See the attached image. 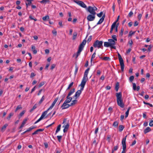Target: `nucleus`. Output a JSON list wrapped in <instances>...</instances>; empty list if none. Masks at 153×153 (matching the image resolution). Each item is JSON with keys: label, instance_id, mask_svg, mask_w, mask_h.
<instances>
[{"label": "nucleus", "instance_id": "nucleus-7", "mask_svg": "<svg viewBox=\"0 0 153 153\" xmlns=\"http://www.w3.org/2000/svg\"><path fill=\"white\" fill-rule=\"evenodd\" d=\"M74 2L76 3L77 4L80 6L81 7H83L86 8V5L82 1H78L76 0H74Z\"/></svg>", "mask_w": 153, "mask_h": 153}, {"label": "nucleus", "instance_id": "nucleus-22", "mask_svg": "<svg viewBox=\"0 0 153 153\" xmlns=\"http://www.w3.org/2000/svg\"><path fill=\"white\" fill-rule=\"evenodd\" d=\"M48 111L46 110L44 112H43L41 116V117L42 119L46 115Z\"/></svg>", "mask_w": 153, "mask_h": 153}, {"label": "nucleus", "instance_id": "nucleus-4", "mask_svg": "<svg viewBox=\"0 0 153 153\" xmlns=\"http://www.w3.org/2000/svg\"><path fill=\"white\" fill-rule=\"evenodd\" d=\"M118 58L120 64V68L122 71H123L124 69V62L123 58H122L121 55L119 53H118Z\"/></svg>", "mask_w": 153, "mask_h": 153}, {"label": "nucleus", "instance_id": "nucleus-47", "mask_svg": "<svg viewBox=\"0 0 153 153\" xmlns=\"http://www.w3.org/2000/svg\"><path fill=\"white\" fill-rule=\"evenodd\" d=\"M29 18L31 20H33L35 21H37V19L36 18H33L31 15L29 16Z\"/></svg>", "mask_w": 153, "mask_h": 153}, {"label": "nucleus", "instance_id": "nucleus-39", "mask_svg": "<svg viewBox=\"0 0 153 153\" xmlns=\"http://www.w3.org/2000/svg\"><path fill=\"white\" fill-rule=\"evenodd\" d=\"M119 88V83L118 82H117L116 84V86H115V89L117 91H118Z\"/></svg>", "mask_w": 153, "mask_h": 153}, {"label": "nucleus", "instance_id": "nucleus-46", "mask_svg": "<svg viewBox=\"0 0 153 153\" xmlns=\"http://www.w3.org/2000/svg\"><path fill=\"white\" fill-rule=\"evenodd\" d=\"M96 55V51H95V52L93 53V54L92 55L91 58V59H93L95 58Z\"/></svg>", "mask_w": 153, "mask_h": 153}, {"label": "nucleus", "instance_id": "nucleus-2", "mask_svg": "<svg viewBox=\"0 0 153 153\" xmlns=\"http://www.w3.org/2000/svg\"><path fill=\"white\" fill-rule=\"evenodd\" d=\"M86 37L83 40V41L79 45L78 50L76 53H75L73 55V56H74L75 55H76V58H77L78 56L79 55L81 51L83 50L84 46L85 45L86 43Z\"/></svg>", "mask_w": 153, "mask_h": 153}, {"label": "nucleus", "instance_id": "nucleus-25", "mask_svg": "<svg viewBox=\"0 0 153 153\" xmlns=\"http://www.w3.org/2000/svg\"><path fill=\"white\" fill-rule=\"evenodd\" d=\"M61 127V125H59L57 126L56 130L55 131V134H56L59 131H60V128Z\"/></svg>", "mask_w": 153, "mask_h": 153}, {"label": "nucleus", "instance_id": "nucleus-51", "mask_svg": "<svg viewBox=\"0 0 153 153\" xmlns=\"http://www.w3.org/2000/svg\"><path fill=\"white\" fill-rule=\"evenodd\" d=\"M118 148V145H117L114 147V148L113 149H112V150L114 151H116L117 150Z\"/></svg>", "mask_w": 153, "mask_h": 153}, {"label": "nucleus", "instance_id": "nucleus-34", "mask_svg": "<svg viewBox=\"0 0 153 153\" xmlns=\"http://www.w3.org/2000/svg\"><path fill=\"white\" fill-rule=\"evenodd\" d=\"M123 151L121 153H126V146L122 145Z\"/></svg>", "mask_w": 153, "mask_h": 153}, {"label": "nucleus", "instance_id": "nucleus-24", "mask_svg": "<svg viewBox=\"0 0 153 153\" xmlns=\"http://www.w3.org/2000/svg\"><path fill=\"white\" fill-rule=\"evenodd\" d=\"M77 100H73L71 104H69L70 106L74 105L77 102Z\"/></svg>", "mask_w": 153, "mask_h": 153}, {"label": "nucleus", "instance_id": "nucleus-3", "mask_svg": "<svg viewBox=\"0 0 153 153\" xmlns=\"http://www.w3.org/2000/svg\"><path fill=\"white\" fill-rule=\"evenodd\" d=\"M102 44V41L97 40L93 44V46L94 48H97L98 49L100 48H102L103 47Z\"/></svg>", "mask_w": 153, "mask_h": 153}, {"label": "nucleus", "instance_id": "nucleus-61", "mask_svg": "<svg viewBox=\"0 0 153 153\" xmlns=\"http://www.w3.org/2000/svg\"><path fill=\"white\" fill-rule=\"evenodd\" d=\"M133 14V13L132 11H130L128 14V16L129 17H131Z\"/></svg>", "mask_w": 153, "mask_h": 153}, {"label": "nucleus", "instance_id": "nucleus-27", "mask_svg": "<svg viewBox=\"0 0 153 153\" xmlns=\"http://www.w3.org/2000/svg\"><path fill=\"white\" fill-rule=\"evenodd\" d=\"M49 0H42L40 1L39 2L41 3L45 4L47 3H49Z\"/></svg>", "mask_w": 153, "mask_h": 153}, {"label": "nucleus", "instance_id": "nucleus-54", "mask_svg": "<svg viewBox=\"0 0 153 153\" xmlns=\"http://www.w3.org/2000/svg\"><path fill=\"white\" fill-rule=\"evenodd\" d=\"M135 33V32H132V31L130 32L128 34L129 36H131L132 35L134 34Z\"/></svg>", "mask_w": 153, "mask_h": 153}, {"label": "nucleus", "instance_id": "nucleus-14", "mask_svg": "<svg viewBox=\"0 0 153 153\" xmlns=\"http://www.w3.org/2000/svg\"><path fill=\"white\" fill-rule=\"evenodd\" d=\"M44 130V129L43 128V129L40 128V129H38L35 132H34L33 133H32V135H34L35 134H37L38 132L42 131Z\"/></svg>", "mask_w": 153, "mask_h": 153}, {"label": "nucleus", "instance_id": "nucleus-56", "mask_svg": "<svg viewBox=\"0 0 153 153\" xmlns=\"http://www.w3.org/2000/svg\"><path fill=\"white\" fill-rule=\"evenodd\" d=\"M25 111H23L22 112H21L19 114V116L20 117H22L23 115L25 114Z\"/></svg>", "mask_w": 153, "mask_h": 153}, {"label": "nucleus", "instance_id": "nucleus-6", "mask_svg": "<svg viewBox=\"0 0 153 153\" xmlns=\"http://www.w3.org/2000/svg\"><path fill=\"white\" fill-rule=\"evenodd\" d=\"M108 41L109 42L111 48L115 49L116 48L115 46L116 44L115 41L112 39H108Z\"/></svg>", "mask_w": 153, "mask_h": 153}, {"label": "nucleus", "instance_id": "nucleus-21", "mask_svg": "<svg viewBox=\"0 0 153 153\" xmlns=\"http://www.w3.org/2000/svg\"><path fill=\"white\" fill-rule=\"evenodd\" d=\"M26 1L27 2H26V5L27 7L28 6L30 5V4H31L32 0H26Z\"/></svg>", "mask_w": 153, "mask_h": 153}, {"label": "nucleus", "instance_id": "nucleus-13", "mask_svg": "<svg viewBox=\"0 0 153 153\" xmlns=\"http://www.w3.org/2000/svg\"><path fill=\"white\" fill-rule=\"evenodd\" d=\"M66 99V100L64 102L68 103L70 102L72 100V98L71 97L67 96Z\"/></svg>", "mask_w": 153, "mask_h": 153}, {"label": "nucleus", "instance_id": "nucleus-5", "mask_svg": "<svg viewBox=\"0 0 153 153\" xmlns=\"http://www.w3.org/2000/svg\"><path fill=\"white\" fill-rule=\"evenodd\" d=\"M87 10L88 12L92 14H96L95 11L97 10V8L95 6L93 7L88 6L87 8Z\"/></svg>", "mask_w": 153, "mask_h": 153}, {"label": "nucleus", "instance_id": "nucleus-64", "mask_svg": "<svg viewBox=\"0 0 153 153\" xmlns=\"http://www.w3.org/2000/svg\"><path fill=\"white\" fill-rule=\"evenodd\" d=\"M129 112V111H128V110H127V111L126 112V113H125V114H126L125 117H128V115Z\"/></svg>", "mask_w": 153, "mask_h": 153}, {"label": "nucleus", "instance_id": "nucleus-19", "mask_svg": "<svg viewBox=\"0 0 153 153\" xmlns=\"http://www.w3.org/2000/svg\"><path fill=\"white\" fill-rule=\"evenodd\" d=\"M127 137V136L126 135L125 137L123 138V139L122 142V145L126 146V142Z\"/></svg>", "mask_w": 153, "mask_h": 153}, {"label": "nucleus", "instance_id": "nucleus-37", "mask_svg": "<svg viewBox=\"0 0 153 153\" xmlns=\"http://www.w3.org/2000/svg\"><path fill=\"white\" fill-rule=\"evenodd\" d=\"M45 83V82H41L38 86L39 88H41L42 86L44 85Z\"/></svg>", "mask_w": 153, "mask_h": 153}, {"label": "nucleus", "instance_id": "nucleus-35", "mask_svg": "<svg viewBox=\"0 0 153 153\" xmlns=\"http://www.w3.org/2000/svg\"><path fill=\"white\" fill-rule=\"evenodd\" d=\"M13 114L14 113L13 112L10 113L9 114L8 116L7 117V119L8 120H9L10 118H11V117L13 115Z\"/></svg>", "mask_w": 153, "mask_h": 153}, {"label": "nucleus", "instance_id": "nucleus-23", "mask_svg": "<svg viewBox=\"0 0 153 153\" xmlns=\"http://www.w3.org/2000/svg\"><path fill=\"white\" fill-rule=\"evenodd\" d=\"M151 129L149 127H147L144 130V133L145 134H146L148 132L151 131Z\"/></svg>", "mask_w": 153, "mask_h": 153}, {"label": "nucleus", "instance_id": "nucleus-36", "mask_svg": "<svg viewBox=\"0 0 153 153\" xmlns=\"http://www.w3.org/2000/svg\"><path fill=\"white\" fill-rule=\"evenodd\" d=\"M77 35V33L76 32H75L74 33L73 36V40H74L76 39V36Z\"/></svg>", "mask_w": 153, "mask_h": 153}, {"label": "nucleus", "instance_id": "nucleus-49", "mask_svg": "<svg viewBox=\"0 0 153 153\" xmlns=\"http://www.w3.org/2000/svg\"><path fill=\"white\" fill-rule=\"evenodd\" d=\"M22 108V107H21V105H19L17 107V108H16L15 110V111L16 112L18 110H19V109Z\"/></svg>", "mask_w": 153, "mask_h": 153}, {"label": "nucleus", "instance_id": "nucleus-8", "mask_svg": "<svg viewBox=\"0 0 153 153\" xmlns=\"http://www.w3.org/2000/svg\"><path fill=\"white\" fill-rule=\"evenodd\" d=\"M96 14H92L89 15L87 17V19L88 21H93L95 19Z\"/></svg>", "mask_w": 153, "mask_h": 153}, {"label": "nucleus", "instance_id": "nucleus-33", "mask_svg": "<svg viewBox=\"0 0 153 153\" xmlns=\"http://www.w3.org/2000/svg\"><path fill=\"white\" fill-rule=\"evenodd\" d=\"M100 59H102V60H105V61H108L110 60V58L109 57H104L103 58L102 57H100Z\"/></svg>", "mask_w": 153, "mask_h": 153}, {"label": "nucleus", "instance_id": "nucleus-42", "mask_svg": "<svg viewBox=\"0 0 153 153\" xmlns=\"http://www.w3.org/2000/svg\"><path fill=\"white\" fill-rule=\"evenodd\" d=\"M134 76H131L129 78V80L130 82H132L134 79Z\"/></svg>", "mask_w": 153, "mask_h": 153}, {"label": "nucleus", "instance_id": "nucleus-60", "mask_svg": "<svg viewBox=\"0 0 153 153\" xmlns=\"http://www.w3.org/2000/svg\"><path fill=\"white\" fill-rule=\"evenodd\" d=\"M36 75V74L33 73L32 72L30 75V77L32 78Z\"/></svg>", "mask_w": 153, "mask_h": 153}, {"label": "nucleus", "instance_id": "nucleus-9", "mask_svg": "<svg viewBox=\"0 0 153 153\" xmlns=\"http://www.w3.org/2000/svg\"><path fill=\"white\" fill-rule=\"evenodd\" d=\"M117 102L118 105L122 108L124 107V104L123 103V101L122 99L117 100Z\"/></svg>", "mask_w": 153, "mask_h": 153}, {"label": "nucleus", "instance_id": "nucleus-11", "mask_svg": "<svg viewBox=\"0 0 153 153\" xmlns=\"http://www.w3.org/2000/svg\"><path fill=\"white\" fill-rule=\"evenodd\" d=\"M105 15L104 14L102 16V18L100 19L99 21L97 23V25L100 24L103 22L105 18Z\"/></svg>", "mask_w": 153, "mask_h": 153}, {"label": "nucleus", "instance_id": "nucleus-45", "mask_svg": "<svg viewBox=\"0 0 153 153\" xmlns=\"http://www.w3.org/2000/svg\"><path fill=\"white\" fill-rule=\"evenodd\" d=\"M57 137L58 138V140L60 142L61 141V139L62 138V136L60 135V136H57Z\"/></svg>", "mask_w": 153, "mask_h": 153}, {"label": "nucleus", "instance_id": "nucleus-40", "mask_svg": "<svg viewBox=\"0 0 153 153\" xmlns=\"http://www.w3.org/2000/svg\"><path fill=\"white\" fill-rule=\"evenodd\" d=\"M124 31V29L123 28H121V32L120 33L119 36H122L123 34V32Z\"/></svg>", "mask_w": 153, "mask_h": 153}, {"label": "nucleus", "instance_id": "nucleus-17", "mask_svg": "<svg viewBox=\"0 0 153 153\" xmlns=\"http://www.w3.org/2000/svg\"><path fill=\"white\" fill-rule=\"evenodd\" d=\"M116 22H114L112 25L111 26V30L110 31V33H112L113 31V29L114 28V27H115V26L116 25Z\"/></svg>", "mask_w": 153, "mask_h": 153}, {"label": "nucleus", "instance_id": "nucleus-30", "mask_svg": "<svg viewBox=\"0 0 153 153\" xmlns=\"http://www.w3.org/2000/svg\"><path fill=\"white\" fill-rule=\"evenodd\" d=\"M118 123V122L117 121H115L113 124V126L115 127H117Z\"/></svg>", "mask_w": 153, "mask_h": 153}, {"label": "nucleus", "instance_id": "nucleus-15", "mask_svg": "<svg viewBox=\"0 0 153 153\" xmlns=\"http://www.w3.org/2000/svg\"><path fill=\"white\" fill-rule=\"evenodd\" d=\"M27 119H25L24 120L23 122L22 123V124L21 125V126H20L19 128H22L23 126H24V125L26 124V121H27Z\"/></svg>", "mask_w": 153, "mask_h": 153}, {"label": "nucleus", "instance_id": "nucleus-31", "mask_svg": "<svg viewBox=\"0 0 153 153\" xmlns=\"http://www.w3.org/2000/svg\"><path fill=\"white\" fill-rule=\"evenodd\" d=\"M124 128V126L122 125H120L119 126V131H122Z\"/></svg>", "mask_w": 153, "mask_h": 153}, {"label": "nucleus", "instance_id": "nucleus-57", "mask_svg": "<svg viewBox=\"0 0 153 153\" xmlns=\"http://www.w3.org/2000/svg\"><path fill=\"white\" fill-rule=\"evenodd\" d=\"M115 3H113V4L112 7L113 10V11L114 12L115 11Z\"/></svg>", "mask_w": 153, "mask_h": 153}, {"label": "nucleus", "instance_id": "nucleus-44", "mask_svg": "<svg viewBox=\"0 0 153 153\" xmlns=\"http://www.w3.org/2000/svg\"><path fill=\"white\" fill-rule=\"evenodd\" d=\"M133 88L134 90H136V84L134 83H133Z\"/></svg>", "mask_w": 153, "mask_h": 153}, {"label": "nucleus", "instance_id": "nucleus-38", "mask_svg": "<svg viewBox=\"0 0 153 153\" xmlns=\"http://www.w3.org/2000/svg\"><path fill=\"white\" fill-rule=\"evenodd\" d=\"M45 98V97L44 96H43L41 98L39 101V104H41L42 102L44 101Z\"/></svg>", "mask_w": 153, "mask_h": 153}, {"label": "nucleus", "instance_id": "nucleus-48", "mask_svg": "<svg viewBox=\"0 0 153 153\" xmlns=\"http://www.w3.org/2000/svg\"><path fill=\"white\" fill-rule=\"evenodd\" d=\"M92 39V36H90L88 37V39L87 40V42L88 43Z\"/></svg>", "mask_w": 153, "mask_h": 153}, {"label": "nucleus", "instance_id": "nucleus-43", "mask_svg": "<svg viewBox=\"0 0 153 153\" xmlns=\"http://www.w3.org/2000/svg\"><path fill=\"white\" fill-rule=\"evenodd\" d=\"M36 105L35 104V105L33 106V108H31L30 110V112H32L36 108Z\"/></svg>", "mask_w": 153, "mask_h": 153}, {"label": "nucleus", "instance_id": "nucleus-63", "mask_svg": "<svg viewBox=\"0 0 153 153\" xmlns=\"http://www.w3.org/2000/svg\"><path fill=\"white\" fill-rule=\"evenodd\" d=\"M138 22L137 21H135L134 23V26L135 27L137 26L138 25Z\"/></svg>", "mask_w": 153, "mask_h": 153}, {"label": "nucleus", "instance_id": "nucleus-18", "mask_svg": "<svg viewBox=\"0 0 153 153\" xmlns=\"http://www.w3.org/2000/svg\"><path fill=\"white\" fill-rule=\"evenodd\" d=\"M69 125L68 124H67L66 125L64 126H63V127H64V128L63 129V132L65 133L67 131L68 128H69Z\"/></svg>", "mask_w": 153, "mask_h": 153}, {"label": "nucleus", "instance_id": "nucleus-53", "mask_svg": "<svg viewBox=\"0 0 153 153\" xmlns=\"http://www.w3.org/2000/svg\"><path fill=\"white\" fill-rule=\"evenodd\" d=\"M56 65L54 64H53L51 65V69L53 70L55 67Z\"/></svg>", "mask_w": 153, "mask_h": 153}, {"label": "nucleus", "instance_id": "nucleus-59", "mask_svg": "<svg viewBox=\"0 0 153 153\" xmlns=\"http://www.w3.org/2000/svg\"><path fill=\"white\" fill-rule=\"evenodd\" d=\"M149 125L150 126H153V120H151L149 123Z\"/></svg>", "mask_w": 153, "mask_h": 153}, {"label": "nucleus", "instance_id": "nucleus-50", "mask_svg": "<svg viewBox=\"0 0 153 153\" xmlns=\"http://www.w3.org/2000/svg\"><path fill=\"white\" fill-rule=\"evenodd\" d=\"M103 12H101L97 14V16L99 17H101L102 16L103 14Z\"/></svg>", "mask_w": 153, "mask_h": 153}, {"label": "nucleus", "instance_id": "nucleus-10", "mask_svg": "<svg viewBox=\"0 0 153 153\" xmlns=\"http://www.w3.org/2000/svg\"><path fill=\"white\" fill-rule=\"evenodd\" d=\"M70 105L68 104V103L64 102L63 104L61 106V107L62 108V109H66L68 108L69 107H70Z\"/></svg>", "mask_w": 153, "mask_h": 153}, {"label": "nucleus", "instance_id": "nucleus-32", "mask_svg": "<svg viewBox=\"0 0 153 153\" xmlns=\"http://www.w3.org/2000/svg\"><path fill=\"white\" fill-rule=\"evenodd\" d=\"M74 83L73 82H72L71 83L68 85V88H67L66 90H67L70 89V88L73 86Z\"/></svg>", "mask_w": 153, "mask_h": 153}, {"label": "nucleus", "instance_id": "nucleus-26", "mask_svg": "<svg viewBox=\"0 0 153 153\" xmlns=\"http://www.w3.org/2000/svg\"><path fill=\"white\" fill-rule=\"evenodd\" d=\"M8 124H5L4 126H3L1 128V131L3 132L4 131L6 128V127L7 126Z\"/></svg>", "mask_w": 153, "mask_h": 153}, {"label": "nucleus", "instance_id": "nucleus-1", "mask_svg": "<svg viewBox=\"0 0 153 153\" xmlns=\"http://www.w3.org/2000/svg\"><path fill=\"white\" fill-rule=\"evenodd\" d=\"M86 77V70L85 71L84 75L83 77V79L79 85V86L80 87V89L78 90L76 92V93L75 94L74 96V97H78L80 94H81L82 91L83 90L84 88L85 83L86 82V80L85 79V77Z\"/></svg>", "mask_w": 153, "mask_h": 153}, {"label": "nucleus", "instance_id": "nucleus-58", "mask_svg": "<svg viewBox=\"0 0 153 153\" xmlns=\"http://www.w3.org/2000/svg\"><path fill=\"white\" fill-rule=\"evenodd\" d=\"M78 70V67H77L76 65L75 66V70L74 72V73L76 74L77 73Z\"/></svg>", "mask_w": 153, "mask_h": 153}, {"label": "nucleus", "instance_id": "nucleus-16", "mask_svg": "<svg viewBox=\"0 0 153 153\" xmlns=\"http://www.w3.org/2000/svg\"><path fill=\"white\" fill-rule=\"evenodd\" d=\"M36 47L34 45H32L31 46V49L33 51V53L34 54H36L37 53V50L35 49Z\"/></svg>", "mask_w": 153, "mask_h": 153}, {"label": "nucleus", "instance_id": "nucleus-55", "mask_svg": "<svg viewBox=\"0 0 153 153\" xmlns=\"http://www.w3.org/2000/svg\"><path fill=\"white\" fill-rule=\"evenodd\" d=\"M42 119V118L41 117H40V118L39 119H38L35 122L34 124H36L37 123H38L40 121H41Z\"/></svg>", "mask_w": 153, "mask_h": 153}, {"label": "nucleus", "instance_id": "nucleus-28", "mask_svg": "<svg viewBox=\"0 0 153 153\" xmlns=\"http://www.w3.org/2000/svg\"><path fill=\"white\" fill-rule=\"evenodd\" d=\"M49 19V16L47 15L43 17L42 18L43 20L44 21H47Z\"/></svg>", "mask_w": 153, "mask_h": 153}, {"label": "nucleus", "instance_id": "nucleus-12", "mask_svg": "<svg viewBox=\"0 0 153 153\" xmlns=\"http://www.w3.org/2000/svg\"><path fill=\"white\" fill-rule=\"evenodd\" d=\"M116 96L117 97V100L122 99V95L121 92L116 93Z\"/></svg>", "mask_w": 153, "mask_h": 153}, {"label": "nucleus", "instance_id": "nucleus-52", "mask_svg": "<svg viewBox=\"0 0 153 153\" xmlns=\"http://www.w3.org/2000/svg\"><path fill=\"white\" fill-rule=\"evenodd\" d=\"M142 16V14H139L138 16V18L139 20H140Z\"/></svg>", "mask_w": 153, "mask_h": 153}, {"label": "nucleus", "instance_id": "nucleus-29", "mask_svg": "<svg viewBox=\"0 0 153 153\" xmlns=\"http://www.w3.org/2000/svg\"><path fill=\"white\" fill-rule=\"evenodd\" d=\"M104 46L106 47H110V45L109 42H104Z\"/></svg>", "mask_w": 153, "mask_h": 153}, {"label": "nucleus", "instance_id": "nucleus-20", "mask_svg": "<svg viewBox=\"0 0 153 153\" xmlns=\"http://www.w3.org/2000/svg\"><path fill=\"white\" fill-rule=\"evenodd\" d=\"M75 89L74 88H73V89H72L68 93L67 96H68V97H70L75 92Z\"/></svg>", "mask_w": 153, "mask_h": 153}, {"label": "nucleus", "instance_id": "nucleus-41", "mask_svg": "<svg viewBox=\"0 0 153 153\" xmlns=\"http://www.w3.org/2000/svg\"><path fill=\"white\" fill-rule=\"evenodd\" d=\"M112 38L113 39H112L114 40L115 41H117V37L115 35H113L112 36Z\"/></svg>", "mask_w": 153, "mask_h": 153}, {"label": "nucleus", "instance_id": "nucleus-62", "mask_svg": "<svg viewBox=\"0 0 153 153\" xmlns=\"http://www.w3.org/2000/svg\"><path fill=\"white\" fill-rule=\"evenodd\" d=\"M44 145L46 148H47L48 147V144L47 143L45 142L44 143Z\"/></svg>", "mask_w": 153, "mask_h": 153}]
</instances>
